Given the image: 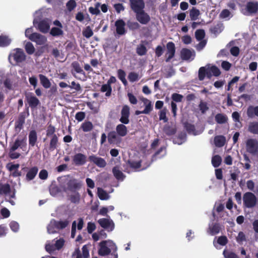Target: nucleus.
Here are the masks:
<instances>
[{"instance_id":"aec40b11","label":"nucleus","mask_w":258,"mask_h":258,"mask_svg":"<svg viewBox=\"0 0 258 258\" xmlns=\"http://www.w3.org/2000/svg\"><path fill=\"white\" fill-rule=\"evenodd\" d=\"M58 144V136H57L56 135H54L53 136L51 137L50 140V143L48 147L49 150L50 151H54L57 148Z\"/></svg>"},{"instance_id":"8fccbe9b","label":"nucleus","mask_w":258,"mask_h":258,"mask_svg":"<svg viewBox=\"0 0 258 258\" xmlns=\"http://www.w3.org/2000/svg\"><path fill=\"white\" fill-rule=\"evenodd\" d=\"M221 162L222 158L219 155H216L212 157V164L214 167H219L220 165Z\"/></svg>"},{"instance_id":"f8f14e48","label":"nucleus","mask_w":258,"mask_h":258,"mask_svg":"<svg viewBox=\"0 0 258 258\" xmlns=\"http://www.w3.org/2000/svg\"><path fill=\"white\" fill-rule=\"evenodd\" d=\"M88 160L90 162L93 163L100 168H104L107 164L106 162L103 158L96 156L94 155L89 156L88 157Z\"/></svg>"},{"instance_id":"774afa93","label":"nucleus","mask_w":258,"mask_h":258,"mask_svg":"<svg viewBox=\"0 0 258 258\" xmlns=\"http://www.w3.org/2000/svg\"><path fill=\"white\" fill-rule=\"evenodd\" d=\"M223 255L225 258H238V255L233 252L223 251Z\"/></svg>"},{"instance_id":"4be33fe9","label":"nucleus","mask_w":258,"mask_h":258,"mask_svg":"<svg viewBox=\"0 0 258 258\" xmlns=\"http://www.w3.org/2000/svg\"><path fill=\"white\" fill-rule=\"evenodd\" d=\"M116 133L119 136H125L127 134L126 126L123 123L118 124L116 127Z\"/></svg>"},{"instance_id":"4d7b16f0","label":"nucleus","mask_w":258,"mask_h":258,"mask_svg":"<svg viewBox=\"0 0 258 258\" xmlns=\"http://www.w3.org/2000/svg\"><path fill=\"white\" fill-rule=\"evenodd\" d=\"M207 69L204 67H202L199 69L198 77L200 81H203L206 76Z\"/></svg>"},{"instance_id":"ddd939ff","label":"nucleus","mask_w":258,"mask_h":258,"mask_svg":"<svg viewBox=\"0 0 258 258\" xmlns=\"http://www.w3.org/2000/svg\"><path fill=\"white\" fill-rule=\"evenodd\" d=\"M99 225L108 231H112L114 228V224L112 220L106 218H101L98 221Z\"/></svg>"},{"instance_id":"3c124183","label":"nucleus","mask_w":258,"mask_h":258,"mask_svg":"<svg viewBox=\"0 0 258 258\" xmlns=\"http://www.w3.org/2000/svg\"><path fill=\"white\" fill-rule=\"evenodd\" d=\"M195 37L198 41H201L205 37V32L203 29H198L195 32Z\"/></svg>"},{"instance_id":"69168bd1","label":"nucleus","mask_w":258,"mask_h":258,"mask_svg":"<svg viewBox=\"0 0 258 258\" xmlns=\"http://www.w3.org/2000/svg\"><path fill=\"white\" fill-rule=\"evenodd\" d=\"M199 107L202 113H205L209 109L207 102L203 101H201Z\"/></svg>"},{"instance_id":"a211bd4d","label":"nucleus","mask_w":258,"mask_h":258,"mask_svg":"<svg viewBox=\"0 0 258 258\" xmlns=\"http://www.w3.org/2000/svg\"><path fill=\"white\" fill-rule=\"evenodd\" d=\"M107 241L104 240L100 242V248L98 250V254L100 256H106L111 252V250L106 245Z\"/></svg>"},{"instance_id":"c03bdc74","label":"nucleus","mask_w":258,"mask_h":258,"mask_svg":"<svg viewBox=\"0 0 258 258\" xmlns=\"http://www.w3.org/2000/svg\"><path fill=\"white\" fill-rule=\"evenodd\" d=\"M97 194L101 200H106L109 198V196L106 191L100 187L98 188Z\"/></svg>"},{"instance_id":"1a4fd4ad","label":"nucleus","mask_w":258,"mask_h":258,"mask_svg":"<svg viewBox=\"0 0 258 258\" xmlns=\"http://www.w3.org/2000/svg\"><path fill=\"white\" fill-rule=\"evenodd\" d=\"M130 108L129 106L127 105H123L121 110V117L119 121L123 124H128L130 122Z\"/></svg>"},{"instance_id":"bb28decb","label":"nucleus","mask_w":258,"mask_h":258,"mask_svg":"<svg viewBox=\"0 0 258 258\" xmlns=\"http://www.w3.org/2000/svg\"><path fill=\"white\" fill-rule=\"evenodd\" d=\"M11 39L7 35H0V47H5L8 46L11 43Z\"/></svg>"},{"instance_id":"7c9ffc66","label":"nucleus","mask_w":258,"mask_h":258,"mask_svg":"<svg viewBox=\"0 0 258 258\" xmlns=\"http://www.w3.org/2000/svg\"><path fill=\"white\" fill-rule=\"evenodd\" d=\"M247 115L250 118H253L255 115L258 117V106H249L247 110Z\"/></svg>"},{"instance_id":"cd10ccee","label":"nucleus","mask_w":258,"mask_h":258,"mask_svg":"<svg viewBox=\"0 0 258 258\" xmlns=\"http://www.w3.org/2000/svg\"><path fill=\"white\" fill-rule=\"evenodd\" d=\"M221 229L220 225L219 223H214L209 226V233L212 235H216L220 232Z\"/></svg>"},{"instance_id":"9d476101","label":"nucleus","mask_w":258,"mask_h":258,"mask_svg":"<svg viewBox=\"0 0 258 258\" xmlns=\"http://www.w3.org/2000/svg\"><path fill=\"white\" fill-rule=\"evenodd\" d=\"M22 170L27 172L26 179L27 181L33 180L35 177L38 171V168L37 166H34L30 168L25 167L22 168Z\"/></svg>"},{"instance_id":"052dcab7","label":"nucleus","mask_w":258,"mask_h":258,"mask_svg":"<svg viewBox=\"0 0 258 258\" xmlns=\"http://www.w3.org/2000/svg\"><path fill=\"white\" fill-rule=\"evenodd\" d=\"M77 6V3L75 0H69L66 4V7L69 12L72 11Z\"/></svg>"},{"instance_id":"72a5a7b5","label":"nucleus","mask_w":258,"mask_h":258,"mask_svg":"<svg viewBox=\"0 0 258 258\" xmlns=\"http://www.w3.org/2000/svg\"><path fill=\"white\" fill-rule=\"evenodd\" d=\"M52 222L54 224L56 228L59 230L65 228L69 224V221L67 220L59 221L52 220Z\"/></svg>"},{"instance_id":"338daca9","label":"nucleus","mask_w":258,"mask_h":258,"mask_svg":"<svg viewBox=\"0 0 258 258\" xmlns=\"http://www.w3.org/2000/svg\"><path fill=\"white\" fill-rule=\"evenodd\" d=\"M66 49L68 51H72L76 48V43L75 42L67 41L66 42Z\"/></svg>"},{"instance_id":"37998d69","label":"nucleus","mask_w":258,"mask_h":258,"mask_svg":"<svg viewBox=\"0 0 258 258\" xmlns=\"http://www.w3.org/2000/svg\"><path fill=\"white\" fill-rule=\"evenodd\" d=\"M126 74L125 72L121 69H119L117 71V77L118 79L122 82L124 86L127 84V82L125 79Z\"/></svg>"},{"instance_id":"bf43d9fd","label":"nucleus","mask_w":258,"mask_h":258,"mask_svg":"<svg viewBox=\"0 0 258 258\" xmlns=\"http://www.w3.org/2000/svg\"><path fill=\"white\" fill-rule=\"evenodd\" d=\"M83 35L87 38H89L93 36V32L90 26H87L83 31Z\"/></svg>"},{"instance_id":"c85d7f7f","label":"nucleus","mask_w":258,"mask_h":258,"mask_svg":"<svg viewBox=\"0 0 258 258\" xmlns=\"http://www.w3.org/2000/svg\"><path fill=\"white\" fill-rule=\"evenodd\" d=\"M192 52L189 49L184 48L180 51V57L183 60H187L190 58Z\"/></svg>"},{"instance_id":"b1692460","label":"nucleus","mask_w":258,"mask_h":258,"mask_svg":"<svg viewBox=\"0 0 258 258\" xmlns=\"http://www.w3.org/2000/svg\"><path fill=\"white\" fill-rule=\"evenodd\" d=\"M112 173L114 176L118 180L122 181L125 177V175L119 170V167L117 166H115L113 168Z\"/></svg>"},{"instance_id":"f03ea898","label":"nucleus","mask_w":258,"mask_h":258,"mask_svg":"<svg viewBox=\"0 0 258 258\" xmlns=\"http://www.w3.org/2000/svg\"><path fill=\"white\" fill-rule=\"evenodd\" d=\"M256 197L251 192H246L243 196V202L244 206L247 208H252L256 204Z\"/></svg>"},{"instance_id":"680f3d73","label":"nucleus","mask_w":258,"mask_h":258,"mask_svg":"<svg viewBox=\"0 0 258 258\" xmlns=\"http://www.w3.org/2000/svg\"><path fill=\"white\" fill-rule=\"evenodd\" d=\"M55 128L52 124H49L46 130V136L47 137H52L54 135H55Z\"/></svg>"},{"instance_id":"f704fd0d","label":"nucleus","mask_w":258,"mask_h":258,"mask_svg":"<svg viewBox=\"0 0 258 258\" xmlns=\"http://www.w3.org/2000/svg\"><path fill=\"white\" fill-rule=\"evenodd\" d=\"M215 121L219 124H223L227 122L228 117L223 113H218L215 116Z\"/></svg>"},{"instance_id":"864d4df0","label":"nucleus","mask_w":258,"mask_h":258,"mask_svg":"<svg viewBox=\"0 0 258 258\" xmlns=\"http://www.w3.org/2000/svg\"><path fill=\"white\" fill-rule=\"evenodd\" d=\"M183 126L189 134L194 133L196 130L195 125L187 121H186L183 123Z\"/></svg>"},{"instance_id":"a878e982","label":"nucleus","mask_w":258,"mask_h":258,"mask_svg":"<svg viewBox=\"0 0 258 258\" xmlns=\"http://www.w3.org/2000/svg\"><path fill=\"white\" fill-rule=\"evenodd\" d=\"M39 78L41 84L44 88L48 89L51 87L50 81L45 75L40 74L39 75Z\"/></svg>"},{"instance_id":"f257e3e1","label":"nucleus","mask_w":258,"mask_h":258,"mask_svg":"<svg viewBox=\"0 0 258 258\" xmlns=\"http://www.w3.org/2000/svg\"><path fill=\"white\" fill-rule=\"evenodd\" d=\"M83 185L79 179L73 178L68 180L63 187V191L67 195L68 199L74 204H78L81 200V195L79 191Z\"/></svg>"},{"instance_id":"9b49d317","label":"nucleus","mask_w":258,"mask_h":258,"mask_svg":"<svg viewBox=\"0 0 258 258\" xmlns=\"http://www.w3.org/2000/svg\"><path fill=\"white\" fill-rule=\"evenodd\" d=\"M129 2L130 8L134 13L145 8L144 0H129Z\"/></svg>"},{"instance_id":"a18cd8bd","label":"nucleus","mask_w":258,"mask_h":258,"mask_svg":"<svg viewBox=\"0 0 258 258\" xmlns=\"http://www.w3.org/2000/svg\"><path fill=\"white\" fill-rule=\"evenodd\" d=\"M147 49L143 44H140L136 49L137 53L140 56H143L147 53Z\"/></svg>"},{"instance_id":"6e6d98bb","label":"nucleus","mask_w":258,"mask_h":258,"mask_svg":"<svg viewBox=\"0 0 258 258\" xmlns=\"http://www.w3.org/2000/svg\"><path fill=\"white\" fill-rule=\"evenodd\" d=\"M139 74L137 73L132 72L128 74V79L131 82H135L139 80Z\"/></svg>"},{"instance_id":"f3484780","label":"nucleus","mask_w":258,"mask_h":258,"mask_svg":"<svg viewBox=\"0 0 258 258\" xmlns=\"http://www.w3.org/2000/svg\"><path fill=\"white\" fill-rule=\"evenodd\" d=\"M125 23L122 19H119L115 22L116 27V32L118 35H122L125 34L126 31L125 29Z\"/></svg>"},{"instance_id":"412c9836","label":"nucleus","mask_w":258,"mask_h":258,"mask_svg":"<svg viewBox=\"0 0 258 258\" xmlns=\"http://www.w3.org/2000/svg\"><path fill=\"white\" fill-rule=\"evenodd\" d=\"M29 144L30 146L34 147L37 141V135L35 130H31L29 133Z\"/></svg>"},{"instance_id":"13d9d810","label":"nucleus","mask_w":258,"mask_h":258,"mask_svg":"<svg viewBox=\"0 0 258 258\" xmlns=\"http://www.w3.org/2000/svg\"><path fill=\"white\" fill-rule=\"evenodd\" d=\"M167 110L164 108L160 111L159 112V120H163L164 123L167 122L168 121V118L166 117Z\"/></svg>"},{"instance_id":"603ef678","label":"nucleus","mask_w":258,"mask_h":258,"mask_svg":"<svg viewBox=\"0 0 258 258\" xmlns=\"http://www.w3.org/2000/svg\"><path fill=\"white\" fill-rule=\"evenodd\" d=\"M127 164L131 168L136 170L141 167V161H135L128 160L127 162Z\"/></svg>"},{"instance_id":"e2e57ef3","label":"nucleus","mask_w":258,"mask_h":258,"mask_svg":"<svg viewBox=\"0 0 258 258\" xmlns=\"http://www.w3.org/2000/svg\"><path fill=\"white\" fill-rule=\"evenodd\" d=\"M228 242V240L226 236H221L217 239V243L222 246L226 245Z\"/></svg>"},{"instance_id":"423d86ee","label":"nucleus","mask_w":258,"mask_h":258,"mask_svg":"<svg viewBox=\"0 0 258 258\" xmlns=\"http://www.w3.org/2000/svg\"><path fill=\"white\" fill-rule=\"evenodd\" d=\"M25 98L29 104V106L28 107H30L32 109L36 108L40 104L39 100L31 93L26 94ZM27 107V106L26 105V108Z\"/></svg>"},{"instance_id":"39448f33","label":"nucleus","mask_w":258,"mask_h":258,"mask_svg":"<svg viewBox=\"0 0 258 258\" xmlns=\"http://www.w3.org/2000/svg\"><path fill=\"white\" fill-rule=\"evenodd\" d=\"M137 20L142 24L146 25L151 20L149 15L146 13L144 9L135 12Z\"/></svg>"},{"instance_id":"58836bf2","label":"nucleus","mask_w":258,"mask_h":258,"mask_svg":"<svg viewBox=\"0 0 258 258\" xmlns=\"http://www.w3.org/2000/svg\"><path fill=\"white\" fill-rule=\"evenodd\" d=\"M200 15V12L199 10L195 7H192L189 11V16L192 21H196L199 18Z\"/></svg>"},{"instance_id":"ea45409f","label":"nucleus","mask_w":258,"mask_h":258,"mask_svg":"<svg viewBox=\"0 0 258 258\" xmlns=\"http://www.w3.org/2000/svg\"><path fill=\"white\" fill-rule=\"evenodd\" d=\"M24 48L25 49L26 53L29 55H31L33 54L35 50L33 44L29 41L25 43Z\"/></svg>"},{"instance_id":"09e8293b","label":"nucleus","mask_w":258,"mask_h":258,"mask_svg":"<svg viewBox=\"0 0 258 258\" xmlns=\"http://www.w3.org/2000/svg\"><path fill=\"white\" fill-rule=\"evenodd\" d=\"M101 91L102 92H106L105 96L107 97L110 96L112 92L111 85L107 83L106 84L103 85L101 88Z\"/></svg>"},{"instance_id":"20e7f679","label":"nucleus","mask_w":258,"mask_h":258,"mask_svg":"<svg viewBox=\"0 0 258 258\" xmlns=\"http://www.w3.org/2000/svg\"><path fill=\"white\" fill-rule=\"evenodd\" d=\"M246 151L251 155H255L258 152V142L256 139H248L245 143Z\"/></svg>"},{"instance_id":"0eeeda50","label":"nucleus","mask_w":258,"mask_h":258,"mask_svg":"<svg viewBox=\"0 0 258 258\" xmlns=\"http://www.w3.org/2000/svg\"><path fill=\"white\" fill-rule=\"evenodd\" d=\"M25 109L26 112H21L17 120L15 122V127L16 129L18 128L19 130H21L23 128L26 117L29 115V107H27Z\"/></svg>"},{"instance_id":"de8ad7c7","label":"nucleus","mask_w":258,"mask_h":258,"mask_svg":"<svg viewBox=\"0 0 258 258\" xmlns=\"http://www.w3.org/2000/svg\"><path fill=\"white\" fill-rule=\"evenodd\" d=\"M71 66L76 73L85 75L84 71L83 70L81 67L80 66V64L78 61H73L72 63Z\"/></svg>"},{"instance_id":"a19ab883","label":"nucleus","mask_w":258,"mask_h":258,"mask_svg":"<svg viewBox=\"0 0 258 258\" xmlns=\"http://www.w3.org/2000/svg\"><path fill=\"white\" fill-rule=\"evenodd\" d=\"M11 191V186L8 183H0V193L1 195H8Z\"/></svg>"},{"instance_id":"2f4dec72","label":"nucleus","mask_w":258,"mask_h":258,"mask_svg":"<svg viewBox=\"0 0 258 258\" xmlns=\"http://www.w3.org/2000/svg\"><path fill=\"white\" fill-rule=\"evenodd\" d=\"M94 126L93 123L90 121H85L81 125L80 128L84 132H89L93 129Z\"/></svg>"},{"instance_id":"6e6552de","label":"nucleus","mask_w":258,"mask_h":258,"mask_svg":"<svg viewBox=\"0 0 258 258\" xmlns=\"http://www.w3.org/2000/svg\"><path fill=\"white\" fill-rule=\"evenodd\" d=\"M27 145V138L26 136L23 137L18 138L14 143V144L11 146L10 149H11L12 151H15L19 148L23 149L25 148Z\"/></svg>"},{"instance_id":"e433bc0d","label":"nucleus","mask_w":258,"mask_h":258,"mask_svg":"<svg viewBox=\"0 0 258 258\" xmlns=\"http://www.w3.org/2000/svg\"><path fill=\"white\" fill-rule=\"evenodd\" d=\"M248 131L251 134L258 135V122H251L249 123Z\"/></svg>"},{"instance_id":"c756f323","label":"nucleus","mask_w":258,"mask_h":258,"mask_svg":"<svg viewBox=\"0 0 258 258\" xmlns=\"http://www.w3.org/2000/svg\"><path fill=\"white\" fill-rule=\"evenodd\" d=\"M165 148L164 147H161L158 151H157L155 154L152 157V161L156 160L157 158H161L163 157L166 154Z\"/></svg>"},{"instance_id":"0e129e2a","label":"nucleus","mask_w":258,"mask_h":258,"mask_svg":"<svg viewBox=\"0 0 258 258\" xmlns=\"http://www.w3.org/2000/svg\"><path fill=\"white\" fill-rule=\"evenodd\" d=\"M183 96L179 94L173 93L172 94L171 98L174 102H180L182 101Z\"/></svg>"},{"instance_id":"c9c22d12","label":"nucleus","mask_w":258,"mask_h":258,"mask_svg":"<svg viewBox=\"0 0 258 258\" xmlns=\"http://www.w3.org/2000/svg\"><path fill=\"white\" fill-rule=\"evenodd\" d=\"M223 30V25L222 23H218L210 28V32L217 35L220 33Z\"/></svg>"},{"instance_id":"49530a36","label":"nucleus","mask_w":258,"mask_h":258,"mask_svg":"<svg viewBox=\"0 0 258 258\" xmlns=\"http://www.w3.org/2000/svg\"><path fill=\"white\" fill-rule=\"evenodd\" d=\"M164 133L167 136H172L176 132V129L169 125H165L163 128Z\"/></svg>"},{"instance_id":"7ed1b4c3","label":"nucleus","mask_w":258,"mask_h":258,"mask_svg":"<svg viewBox=\"0 0 258 258\" xmlns=\"http://www.w3.org/2000/svg\"><path fill=\"white\" fill-rule=\"evenodd\" d=\"M11 57H13L15 62L18 64L25 61L26 59V55L22 49L17 48L14 49L13 52L10 54L9 59L10 60Z\"/></svg>"},{"instance_id":"dca6fc26","label":"nucleus","mask_w":258,"mask_h":258,"mask_svg":"<svg viewBox=\"0 0 258 258\" xmlns=\"http://www.w3.org/2000/svg\"><path fill=\"white\" fill-rule=\"evenodd\" d=\"M30 40L35 42L37 45H42L46 42L47 38L45 36L35 32L30 38Z\"/></svg>"},{"instance_id":"4c0bfd02","label":"nucleus","mask_w":258,"mask_h":258,"mask_svg":"<svg viewBox=\"0 0 258 258\" xmlns=\"http://www.w3.org/2000/svg\"><path fill=\"white\" fill-rule=\"evenodd\" d=\"M226 141L225 137L223 136H218L215 137L214 142L216 146L218 147H223Z\"/></svg>"},{"instance_id":"5fc2aeb1","label":"nucleus","mask_w":258,"mask_h":258,"mask_svg":"<svg viewBox=\"0 0 258 258\" xmlns=\"http://www.w3.org/2000/svg\"><path fill=\"white\" fill-rule=\"evenodd\" d=\"M127 25L130 30H135L139 29L140 25L137 22L128 21L127 22Z\"/></svg>"},{"instance_id":"4468645a","label":"nucleus","mask_w":258,"mask_h":258,"mask_svg":"<svg viewBox=\"0 0 258 258\" xmlns=\"http://www.w3.org/2000/svg\"><path fill=\"white\" fill-rule=\"evenodd\" d=\"M167 52L166 56H167L165 60L166 62H169L171 59H172L175 55V44L172 42H169L167 43Z\"/></svg>"},{"instance_id":"393cba45","label":"nucleus","mask_w":258,"mask_h":258,"mask_svg":"<svg viewBox=\"0 0 258 258\" xmlns=\"http://www.w3.org/2000/svg\"><path fill=\"white\" fill-rule=\"evenodd\" d=\"M142 100L145 105V108L143 110L144 114H149L153 109L151 101L145 98H143Z\"/></svg>"},{"instance_id":"5701e85b","label":"nucleus","mask_w":258,"mask_h":258,"mask_svg":"<svg viewBox=\"0 0 258 258\" xmlns=\"http://www.w3.org/2000/svg\"><path fill=\"white\" fill-rule=\"evenodd\" d=\"M49 28L50 26L48 23L44 20L40 21L38 24L39 30L42 33H46L48 32Z\"/></svg>"},{"instance_id":"79ce46f5","label":"nucleus","mask_w":258,"mask_h":258,"mask_svg":"<svg viewBox=\"0 0 258 258\" xmlns=\"http://www.w3.org/2000/svg\"><path fill=\"white\" fill-rule=\"evenodd\" d=\"M50 34L52 36L57 37L62 36L63 34V32L61 28L54 27L50 30Z\"/></svg>"},{"instance_id":"6ab92c4d","label":"nucleus","mask_w":258,"mask_h":258,"mask_svg":"<svg viewBox=\"0 0 258 258\" xmlns=\"http://www.w3.org/2000/svg\"><path fill=\"white\" fill-rule=\"evenodd\" d=\"M107 139L110 144H117L120 140L119 136L115 131H111L108 134Z\"/></svg>"},{"instance_id":"2eb2a0df","label":"nucleus","mask_w":258,"mask_h":258,"mask_svg":"<svg viewBox=\"0 0 258 258\" xmlns=\"http://www.w3.org/2000/svg\"><path fill=\"white\" fill-rule=\"evenodd\" d=\"M87 157L82 153L76 154L73 157L74 164L76 166H82L86 162Z\"/></svg>"},{"instance_id":"473e14b6","label":"nucleus","mask_w":258,"mask_h":258,"mask_svg":"<svg viewBox=\"0 0 258 258\" xmlns=\"http://www.w3.org/2000/svg\"><path fill=\"white\" fill-rule=\"evenodd\" d=\"M247 11L250 13H255L258 11V3L248 2L246 6Z\"/></svg>"}]
</instances>
